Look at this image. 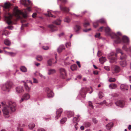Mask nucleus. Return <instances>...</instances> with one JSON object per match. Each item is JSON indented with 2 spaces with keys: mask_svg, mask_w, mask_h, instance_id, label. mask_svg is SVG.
I'll list each match as a JSON object with an SVG mask.
<instances>
[{
  "mask_svg": "<svg viewBox=\"0 0 131 131\" xmlns=\"http://www.w3.org/2000/svg\"><path fill=\"white\" fill-rule=\"evenodd\" d=\"M121 35V34L119 32H118L117 34L112 33L110 34L111 38L114 39L115 42L116 43H119L122 41L120 37Z\"/></svg>",
  "mask_w": 131,
  "mask_h": 131,
  "instance_id": "nucleus-1",
  "label": "nucleus"
},
{
  "mask_svg": "<svg viewBox=\"0 0 131 131\" xmlns=\"http://www.w3.org/2000/svg\"><path fill=\"white\" fill-rule=\"evenodd\" d=\"M12 85L13 84L11 82H7L5 84L2 85L1 87L3 91L9 92L12 87Z\"/></svg>",
  "mask_w": 131,
  "mask_h": 131,
  "instance_id": "nucleus-2",
  "label": "nucleus"
},
{
  "mask_svg": "<svg viewBox=\"0 0 131 131\" xmlns=\"http://www.w3.org/2000/svg\"><path fill=\"white\" fill-rule=\"evenodd\" d=\"M13 15L7 12L4 16L5 20L8 25H10L12 23L11 19L12 18Z\"/></svg>",
  "mask_w": 131,
  "mask_h": 131,
  "instance_id": "nucleus-3",
  "label": "nucleus"
},
{
  "mask_svg": "<svg viewBox=\"0 0 131 131\" xmlns=\"http://www.w3.org/2000/svg\"><path fill=\"white\" fill-rule=\"evenodd\" d=\"M14 15L18 19L21 18L20 15H22L25 18L27 17V15L26 14H25L21 11L18 10H16L14 14Z\"/></svg>",
  "mask_w": 131,
  "mask_h": 131,
  "instance_id": "nucleus-4",
  "label": "nucleus"
},
{
  "mask_svg": "<svg viewBox=\"0 0 131 131\" xmlns=\"http://www.w3.org/2000/svg\"><path fill=\"white\" fill-rule=\"evenodd\" d=\"M117 56V54L113 52H112L109 54L108 57V58L110 59V62L113 63L116 61Z\"/></svg>",
  "mask_w": 131,
  "mask_h": 131,
  "instance_id": "nucleus-5",
  "label": "nucleus"
},
{
  "mask_svg": "<svg viewBox=\"0 0 131 131\" xmlns=\"http://www.w3.org/2000/svg\"><path fill=\"white\" fill-rule=\"evenodd\" d=\"M9 107H4L3 109L4 115L6 118H8L9 117Z\"/></svg>",
  "mask_w": 131,
  "mask_h": 131,
  "instance_id": "nucleus-6",
  "label": "nucleus"
},
{
  "mask_svg": "<svg viewBox=\"0 0 131 131\" xmlns=\"http://www.w3.org/2000/svg\"><path fill=\"white\" fill-rule=\"evenodd\" d=\"M60 76L61 77L65 79L67 76V74L65 70L62 68L60 69Z\"/></svg>",
  "mask_w": 131,
  "mask_h": 131,
  "instance_id": "nucleus-7",
  "label": "nucleus"
},
{
  "mask_svg": "<svg viewBox=\"0 0 131 131\" xmlns=\"http://www.w3.org/2000/svg\"><path fill=\"white\" fill-rule=\"evenodd\" d=\"M45 91L47 93V96L48 97H51L53 96V93L52 91L49 88H46Z\"/></svg>",
  "mask_w": 131,
  "mask_h": 131,
  "instance_id": "nucleus-8",
  "label": "nucleus"
},
{
  "mask_svg": "<svg viewBox=\"0 0 131 131\" xmlns=\"http://www.w3.org/2000/svg\"><path fill=\"white\" fill-rule=\"evenodd\" d=\"M62 111V109L61 108H60L57 109L56 111V115L55 116V118L56 119H58L60 117Z\"/></svg>",
  "mask_w": 131,
  "mask_h": 131,
  "instance_id": "nucleus-9",
  "label": "nucleus"
},
{
  "mask_svg": "<svg viewBox=\"0 0 131 131\" xmlns=\"http://www.w3.org/2000/svg\"><path fill=\"white\" fill-rule=\"evenodd\" d=\"M115 104L118 106H123L125 105V102L123 101H118L115 103Z\"/></svg>",
  "mask_w": 131,
  "mask_h": 131,
  "instance_id": "nucleus-10",
  "label": "nucleus"
},
{
  "mask_svg": "<svg viewBox=\"0 0 131 131\" xmlns=\"http://www.w3.org/2000/svg\"><path fill=\"white\" fill-rule=\"evenodd\" d=\"M21 2L25 6H28L29 5H31V1L29 0L27 1L26 0H22L21 1Z\"/></svg>",
  "mask_w": 131,
  "mask_h": 131,
  "instance_id": "nucleus-11",
  "label": "nucleus"
},
{
  "mask_svg": "<svg viewBox=\"0 0 131 131\" xmlns=\"http://www.w3.org/2000/svg\"><path fill=\"white\" fill-rule=\"evenodd\" d=\"M55 59H56V61L54 63L53 62V59H50L48 61V65L49 66H51L52 65V63L54 64L57 62V54L56 55Z\"/></svg>",
  "mask_w": 131,
  "mask_h": 131,
  "instance_id": "nucleus-12",
  "label": "nucleus"
},
{
  "mask_svg": "<svg viewBox=\"0 0 131 131\" xmlns=\"http://www.w3.org/2000/svg\"><path fill=\"white\" fill-rule=\"evenodd\" d=\"M81 29V27L79 25H76L73 27L74 31L76 33H78L79 32Z\"/></svg>",
  "mask_w": 131,
  "mask_h": 131,
  "instance_id": "nucleus-13",
  "label": "nucleus"
},
{
  "mask_svg": "<svg viewBox=\"0 0 131 131\" xmlns=\"http://www.w3.org/2000/svg\"><path fill=\"white\" fill-rule=\"evenodd\" d=\"M16 91L18 93H20L24 92V90L22 86H18L16 88Z\"/></svg>",
  "mask_w": 131,
  "mask_h": 131,
  "instance_id": "nucleus-14",
  "label": "nucleus"
},
{
  "mask_svg": "<svg viewBox=\"0 0 131 131\" xmlns=\"http://www.w3.org/2000/svg\"><path fill=\"white\" fill-rule=\"evenodd\" d=\"M121 70L119 67L117 66H115L114 67L113 73H118Z\"/></svg>",
  "mask_w": 131,
  "mask_h": 131,
  "instance_id": "nucleus-15",
  "label": "nucleus"
},
{
  "mask_svg": "<svg viewBox=\"0 0 131 131\" xmlns=\"http://www.w3.org/2000/svg\"><path fill=\"white\" fill-rule=\"evenodd\" d=\"M48 27L50 28L51 31L52 32L54 31L57 30L56 27L53 25H49Z\"/></svg>",
  "mask_w": 131,
  "mask_h": 131,
  "instance_id": "nucleus-16",
  "label": "nucleus"
},
{
  "mask_svg": "<svg viewBox=\"0 0 131 131\" xmlns=\"http://www.w3.org/2000/svg\"><path fill=\"white\" fill-rule=\"evenodd\" d=\"M60 8L61 10L66 12H68L69 11V9L66 7H63L61 5L60 6Z\"/></svg>",
  "mask_w": 131,
  "mask_h": 131,
  "instance_id": "nucleus-17",
  "label": "nucleus"
},
{
  "mask_svg": "<svg viewBox=\"0 0 131 131\" xmlns=\"http://www.w3.org/2000/svg\"><path fill=\"white\" fill-rule=\"evenodd\" d=\"M67 114L68 117L70 118L74 115V113L72 111H69L67 112Z\"/></svg>",
  "mask_w": 131,
  "mask_h": 131,
  "instance_id": "nucleus-18",
  "label": "nucleus"
},
{
  "mask_svg": "<svg viewBox=\"0 0 131 131\" xmlns=\"http://www.w3.org/2000/svg\"><path fill=\"white\" fill-rule=\"evenodd\" d=\"M122 41L123 42L128 44L129 41L128 38L126 36H124L122 38Z\"/></svg>",
  "mask_w": 131,
  "mask_h": 131,
  "instance_id": "nucleus-19",
  "label": "nucleus"
},
{
  "mask_svg": "<svg viewBox=\"0 0 131 131\" xmlns=\"http://www.w3.org/2000/svg\"><path fill=\"white\" fill-rule=\"evenodd\" d=\"M121 89L122 91L127 90L128 89V86L126 84H122L121 85Z\"/></svg>",
  "mask_w": 131,
  "mask_h": 131,
  "instance_id": "nucleus-20",
  "label": "nucleus"
},
{
  "mask_svg": "<svg viewBox=\"0 0 131 131\" xmlns=\"http://www.w3.org/2000/svg\"><path fill=\"white\" fill-rule=\"evenodd\" d=\"M65 49L64 46L62 45H60L57 51L59 53L61 52L63 50Z\"/></svg>",
  "mask_w": 131,
  "mask_h": 131,
  "instance_id": "nucleus-21",
  "label": "nucleus"
},
{
  "mask_svg": "<svg viewBox=\"0 0 131 131\" xmlns=\"http://www.w3.org/2000/svg\"><path fill=\"white\" fill-rule=\"evenodd\" d=\"M8 105L10 106H16V103L12 101H9L8 102Z\"/></svg>",
  "mask_w": 131,
  "mask_h": 131,
  "instance_id": "nucleus-22",
  "label": "nucleus"
},
{
  "mask_svg": "<svg viewBox=\"0 0 131 131\" xmlns=\"http://www.w3.org/2000/svg\"><path fill=\"white\" fill-rule=\"evenodd\" d=\"M56 72V70L54 69H50L48 70V74L50 75L55 73Z\"/></svg>",
  "mask_w": 131,
  "mask_h": 131,
  "instance_id": "nucleus-23",
  "label": "nucleus"
},
{
  "mask_svg": "<svg viewBox=\"0 0 131 131\" xmlns=\"http://www.w3.org/2000/svg\"><path fill=\"white\" fill-rule=\"evenodd\" d=\"M10 4L8 3H5L4 6V8L5 9H7L8 11L9 10L8 9L10 7Z\"/></svg>",
  "mask_w": 131,
  "mask_h": 131,
  "instance_id": "nucleus-24",
  "label": "nucleus"
},
{
  "mask_svg": "<svg viewBox=\"0 0 131 131\" xmlns=\"http://www.w3.org/2000/svg\"><path fill=\"white\" fill-rule=\"evenodd\" d=\"M23 82L24 83V84L26 90L27 92H29L30 90V88L28 86L26 83L24 82V81Z\"/></svg>",
  "mask_w": 131,
  "mask_h": 131,
  "instance_id": "nucleus-25",
  "label": "nucleus"
},
{
  "mask_svg": "<svg viewBox=\"0 0 131 131\" xmlns=\"http://www.w3.org/2000/svg\"><path fill=\"white\" fill-rule=\"evenodd\" d=\"M113 123H108L106 126V128L108 129H110L113 126Z\"/></svg>",
  "mask_w": 131,
  "mask_h": 131,
  "instance_id": "nucleus-26",
  "label": "nucleus"
},
{
  "mask_svg": "<svg viewBox=\"0 0 131 131\" xmlns=\"http://www.w3.org/2000/svg\"><path fill=\"white\" fill-rule=\"evenodd\" d=\"M77 117H75L73 118V121L74 122L76 123L78 122L79 121V117L80 115H78Z\"/></svg>",
  "mask_w": 131,
  "mask_h": 131,
  "instance_id": "nucleus-27",
  "label": "nucleus"
},
{
  "mask_svg": "<svg viewBox=\"0 0 131 131\" xmlns=\"http://www.w3.org/2000/svg\"><path fill=\"white\" fill-rule=\"evenodd\" d=\"M123 49L126 51H129L131 52V46L130 47L129 49L127 48L126 46L124 45L123 47Z\"/></svg>",
  "mask_w": 131,
  "mask_h": 131,
  "instance_id": "nucleus-28",
  "label": "nucleus"
},
{
  "mask_svg": "<svg viewBox=\"0 0 131 131\" xmlns=\"http://www.w3.org/2000/svg\"><path fill=\"white\" fill-rule=\"evenodd\" d=\"M98 20L99 23H100L103 24H106V21L104 19L102 18Z\"/></svg>",
  "mask_w": 131,
  "mask_h": 131,
  "instance_id": "nucleus-29",
  "label": "nucleus"
},
{
  "mask_svg": "<svg viewBox=\"0 0 131 131\" xmlns=\"http://www.w3.org/2000/svg\"><path fill=\"white\" fill-rule=\"evenodd\" d=\"M109 87L111 89H114L116 88L117 85L115 84L112 83L109 85Z\"/></svg>",
  "mask_w": 131,
  "mask_h": 131,
  "instance_id": "nucleus-30",
  "label": "nucleus"
},
{
  "mask_svg": "<svg viewBox=\"0 0 131 131\" xmlns=\"http://www.w3.org/2000/svg\"><path fill=\"white\" fill-rule=\"evenodd\" d=\"M99 60L101 64H103L106 61V59L105 58L102 57L99 59Z\"/></svg>",
  "mask_w": 131,
  "mask_h": 131,
  "instance_id": "nucleus-31",
  "label": "nucleus"
},
{
  "mask_svg": "<svg viewBox=\"0 0 131 131\" xmlns=\"http://www.w3.org/2000/svg\"><path fill=\"white\" fill-rule=\"evenodd\" d=\"M77 68V66L76 64H73L71 67V69L72 71L76 70Z\"/></svg>",
  "mask_w": 131,
  "mask_h": 131,
  "instance_id": "nucleus-32",
  "label": "nucleus"
},
{
  "mask_svg": "<svg viewBox=\"0 0 131 131\" xmlns=\"http://www.w3.org/2000/svg\"><path fill=\"white\" fill-rule=\"evenodd\" d=\"M80 93L81 95L83 97H85V96L84 95H85L86 94V93L84 89H82L81 90Z\"/></svg>",
  "mask_w": 131,
  "mask_h": 131,
  "instance_id": "nucleus-33",
  "label": "nucleus"
},
{
  "mask_svg": "<svg viewBox=\"0 0 131 131\" xmlns=\"http://www.w3.org/2000/svg\"><path fill=\"white\" fill-rule=\"evenodd\" d=\"M23 97L25 100H27L29 99L30 97L29 94L28 93L25 94L23 96Z\"/></svg>",
  "mask_w": 131,
  "mask_h": 131,
  "instance_id": "nucleus-34",
  "label": "nucleus"
},
{
  "mask_svg": "<svg viewBox=\"0 0 131 131\" xmlns=\"http://www.w3.org/2000/svg\"><path fill=\"white\" fill-rule=\"evenodd\" d=\"M120 64L122 67H125L126 66L127 63L126 61H124L120 62Z\"/></svg>",
  "mask_w": 131,
  "mask_h": 131,
  "instance_id": "nucleus-35",
  "label": "nucleus"
},
{
  "mask_svg": "<svg viewBox=\"0 0 131 131\" xmlns=\"http://www.w3.org/2000/svg\"><path fill=\"white\" fill-rule=\"evenodd\" d=\"M35 126V125L33 123H31L28 125L29 128L30 129H32Z\"/></svg>",
  "mask_w": 131,
  "mask_h": 131,
  "instance_id": "nucleus-36",
  "label": "nucleus"
},
{
  "mask_svg": "<svg viewBox=\"0 0 131 131\" xmlns=\"http://www.w3.org/2000/svg\"><path fill=\"white\" fill-rule=\"evenodd\" d=\"M121 54L120 56V58L121 59H125L126 58L127 56L124 54L123 53H121Z\"/></svg>",
  "mask_w": 131,
  "mask_h": 131,
  "instance_id": "nucleus-37",
  "label": "nucleus"
},
{
  "mask_svg": "<svg viewBox=\"0 0 131 131\" xmlns=\"http://www.w3.org/2000/svg\"><path fill=\"white\" fill-rule=\"evenodd\" d=\"M20 69V70L22 72H26L27 71V69L24 66H21Z\"/></svg>",
  "mask_w": 131,
  "mask_h": 131,
  "instance_id": "nucleus-38",
  "label": "nucleus"
},
{
  "mask_svg": "<svg viewBox=\"0 0 131 131\" xmlns=\"http://www.w3.org/2000/svg\"><path fill=\"white\" fill-rule=\"evenodd\" d=\"M4 43L6 45L9 46L10 44V41L8 39H6L4 41Z\"/></svg>",
  "mask_w": 131,
  "mask_h": 131,
  "instance_id": "nucleus-39",
  "label": "nucleus"
},
{
  "mask_svg": "<svg viewBox=\"0 0 131 131\" xmlns=\"http://www.w3.org/2000/svg\"><path fill=\"white\" fill-rule=\"evenodd\" d=\"M36 59L37 60L40 61L42 60L43 58L41 56L39 55L37 56Z\"/></svg>",
  "mask_w": 131,
  "mask_h": 131,
  "instance_id": "nucleus-40",
  "label": "nucleus"
},
{
  "mask_svg": "<svg viewBox=\"0 0 131 131\" xmlns=\"http://www.w3.org/2000/svg\"><path fill=\"white\" fill-rule=\"evenodd\" d=\"M48 14H46V15L48 16L49 17H55V16L54 15H52L51 13L49 11H48Z\"/></svg>",
  "mask_w": 131,
  "mask_h": 131,
  "instance_id": "nucleus-41",
  "label": "nucleus"
},
{
  "mask_svg": "<svg viewBox=\"0 0 131 131\" xmlns=\"http://www.w3.org/2000/svg\"><path fill=\"white\" fill-rule=\"evenodd\" d=\"M84 126L86 127H89L90 125V123L88 122H86L84 123Z\"/></svg>",
  "mask_w": 131,
  "mask_h": 131,
  "instance_id": "nucleus-42",
  "label": "nucleus"
},
{
  "mask_svg": "<svg viewBox=\"0 0 131 131\" xmlns=\"http://www.w3.org/2000/svg\"><path fill=\"white\" fill-rule=\"evenodd\" d=\"M99 22L98 20L96 21V22L93 23V25L94 27L96 28L99 25Z\"/></svg>",
  "mask_w": 131,
  "mask_h": 131,
  "instance_id": "nucleus-43",
  "label": "nucleus"
},
{
  "mask_svg": "<svg viewBox=\"0 0 131 131\" xmlns=\"http://www.w3.org/2000/svg\"><path fill=\"white\" fill-rule=\"evenodd\" d=\"M60 22L61 20L59 19H58L57 20L54 21L53 22V23L56 25H59L60 24Z\"/></svg>",
  "mask_w": 131,
  "mask_h": 131,
  "instance_id": "nucleus-44",
  "label": "nucleus"
},
{
  "mask_svg": "<svg viewBox=\"0 0 131 131\" xmlns=\"http://www.w3.org/2000/svg\"><path fill=\"white\" fill-rule=\"evenodd\" d=\"M105 32L107 33H108L110 31V29L108 27H104Z\"/></svg>",
  "mask_w": 131,
  "mask_h": 131,
  "instance_id": "nucleus-45",
  "label": "nucleus"
},
{
  "mask_svg": "<svg viewBox=\"0 0 131 131\" xmlns=\"http://www.w3.org/2000/svg\"><path fill=\"white\" fill-rule=\"evenodd\" d=\"M109 81L110 82H114L116 81V79L114 78H111L109 79Z\"/></svg>",
  "mask_w": 131,
  "mask_h": 131,
  "instance_id": "nucleus-46",
  "label": "nucleus"
},
{
  "mask_svg": "<svg viewBox=\"0 0 131 131\" xmlns=\"http://www.w3.org/2000/svg\"><path fill=\"white\" fill-rule=\"evenodd\" d=\"M67 118H63L60 121V122L61 123H64L67 121Z\"/></svg>",
  "mask_w": 131,
  "mask_h": 131,
  "instance_id": "nucleus-47",
  "label": "nucleus"
},
{
  "mask_svg": "<svg viewBox=\"0 0 131 131\" xmlns=\"http://www.w3.org/2000/svg\"><path fill=\"white\" fill-rule=\"evenodd\" d=\"M9 32L7 30H5L3 32V35H5L7 36L9 34Z\"/></svg>",
  "mask_w": 131,
  "mask_h": 131,
  "instance_id": "nucleus-48",
  "label": "nucleus"
},
{
  "mask_svg": "<svg viewBox=\"0 0 131 131\" xmlns=\"http://www.w3.org/2000/svg\"><path fill=\"white\" fill-rule=\"evenodd\" d=\"M103 96V93L101 92H100L99 93V97L100 98H102Z\"/></svg>",
  "mask_w": 131,
  "mask_h": 131,
  "instance_id": "nucleus-49",
  "label": "nucleus"
},
{
  "mask_svg": "<svg viewBox=\"0 0 131 131\" xmlns=\"http://www.w3.org/2000/svg\"><path fill=\"white\" fill-rule=\"evenodd\" d=\"M70 21V20L69 18L68 17H66L64 20V21L65 22H67V23L69 22Z\"/></svg>",
  "mask_w": 131,
  "mask_h": 131,
  "instance_id": "nucleus-50",
  "label": "nucleus"
},
{
  "mask_svg": "<svg viewBox=\"0 0 131 131\" xmlns=\"http://www.w3.org/2000/svg\"><path fill=\"white\" fill-rule=\"evenodd\" d=\"M90 24L89 23L85 22L83 24V26L84 27H86L87 26L89 25Z\"/></svg>",
  "mask_w": 131,
  "mask_h": 131,
  "instance_id": "nucleus-51",
  "label": "nucleus"
},
{
  "mask_svg": "<svg viewBox=\"0 0 131 131\" xmlns=\"http://www.w3.org/2000/svg\"><path fill=\"white\" fill-rule=\"evenodd\" d=\"M2 106H8V105L6 104L5 102H1Z\"/></svg>",
  "mask_w": 131,
  "mask_h": 131,
  "instance_id": "nucleus-52",
  "label": "nucleus"
},
{
  "mask_svg": "<svg viewBox=\"0 0 131 131\" xmlns=\"http://www.w3.org/2000/svg\"><path fill=\"white\" fill-rule=\"evenodd\" d=\"M9 109H10L12 111L14 112L16 110V107H10Z\"/></svg>",
  "mask_w": 131,
  "mask_h": 131,
  "instance_id": "nucleus-53",
  "label": "nucleus"
},
{
  "mask_svg": "<svg viewBox=\"0 0 131 131\" xmlns=\"http://www.w3.org/2000/svg\"><path fill=\"white\" fill-rule=\"evenodd\" d=\"M116 52L117 53H122L121 50L119 48H117L116 49Z\"/></svg>",
  "mask_w": 131,
  "mask_h": 131,
  "instance_id": "nucleus-54",
  "label": "nucleus"
},
{
  "mask_svg": "<svg viewBox=\"0 0 131 131\" xmlns=\"http://www.w3.org/2000/svg\"><path fill=\"white\" fill-rule=\"evenodd\" d=\"M100 33H97L95 35V37L96 38H100Z\"/></svg>",
  "mask_w": 131,
  "mask_h": 131,
  "instance_id": "nucleus-55",
  "label": "nucleus"
},
{
  "mask_svg": "<svg viewBox=\"0 0 131 131\" xmlns=\"http://www.w3.org/2000/svg\"><path fill=\"white\" fill-rule=\"evenodd\" d=\"M92 121L95 124H96L97 122V121L96 120L95 118H92Z\"/></svg>",
  "mask_w": 131,
  "mask_h": 131,
  "instance_id": "nucleus-56",
  "label": "nucleus"
},
{
  "mask_svg": "<svg viewBox=\"0 0 131 131\" xmlns=\"http://www.w3.org/2000/svg\"><path fill=\"white\" fill-rule=\"evenodd\" d=\"M33 80V83H38V80L36 78H34Z\"/></svg>",
  "mask_w": 131,
  "mask_h": 131,
  "instance_id": "nucleus-57",
  "label": "nucleus"
},
{
  "mask_svg": "<svg viewBox=\"0 0 131 131\" xmlns=\"http://www.w3.org/2000/svg\"><path fill=\"white\" fill-rule=\"evenodd\" d=\"M66 47L67 48L68 47H70L71 46V43L70 42H68L66 43Z\"/></svg>",
  "mask_w": 131,
  "mask_h": 131,
  "instance_id": "nucleus-58",
  "label": "nucleus"
},
{
  "mask_svg": "<svg viewBox=\"0 0 131 131\" xmlns=\"http://www.w3.org/2000/svg\"><path fill=\"white\" fill-rule=\"evenodd\" d=\"M97 56L99 57L101 56L102 55V53L100 51H98L97 54Z\"/></svg>",
  "mask_w": 131,
  "mask_h": 131,
  "instance_id": "nucleus-59",
  "label": "nucleus"
},
{
  "mask_svg": "<svg viewBox=\"0 0 131 131\" xmlns=\"http://www.w3.org/2000/svg\"><path fill=\"white\" fill-rule=\"evenodd\" d=\"M104 28V27H101L99 28L98 30V31H102L103 30Z\"/></svg>",
  "mask_w": 131,
  "mask_h": 131,
  "instance_id": "nucleus-60",
  "label": "nucleus"
},
{
  "mask_svg": "<svg viewBox=\"0 0 131 131\" xmlns=\"http://www.w3.org/2000/svg\"><path fill=\"white\" fill-rule=\"evenodd\" d=\"M9 54L10 55L12 56H14L16 55V53H14L12 52H9Z\"/></svg>",
  "mask_w": 131,
  "mask_h": 131,
  "instance_id": "nucleus-61",
  "label": "nucleus"
},
{
  "mask_svg": "<svg viewBox=\"0 0 131 131\" xmlns=\"http://www.w3.org/2000/svg\"><path fill=\"white\" fill-rule=\"evenodd\" d=\"M42 48L44 50H47L49 49V47L48 46H43L42 47Z\"/></svg>",
  "mask_w": 131,
  "mask_h": 131,
  "instance_id": "nucleus-62",
  "label": "nucleus"
},
{
  "mask_svg": "<svg viewBox=\"0 0 131 131\" xmlns=\"http://www.w3.org/2000/svg\"><path fill=\"white\" fill-rule=\"evenodd\" d=\"M118 94L116 93H114L112 94V96L113 97H117L118 96Z\"/></svg>",
  "mask_w": 131,
  "mask_h": 131,
  "instance_id": "nucleus-63",
  "label": "nucleus"
},
{
  "mask_svg": "<svg viewBox=\"0 0 131 131\" xmlns=\"http://www.w3.org/2000/svg\"><path fill=\"white\" fill-rule=\"evenodd\" d=\"M93 73L95 75H97L98 73V72L97 71H94Z\"/></svg>",
  "mask_w": 131,
  "mask_h": 131,
  "instance_id": "nucleus-64",
  "label": "nucleus"
}]
</instances>
